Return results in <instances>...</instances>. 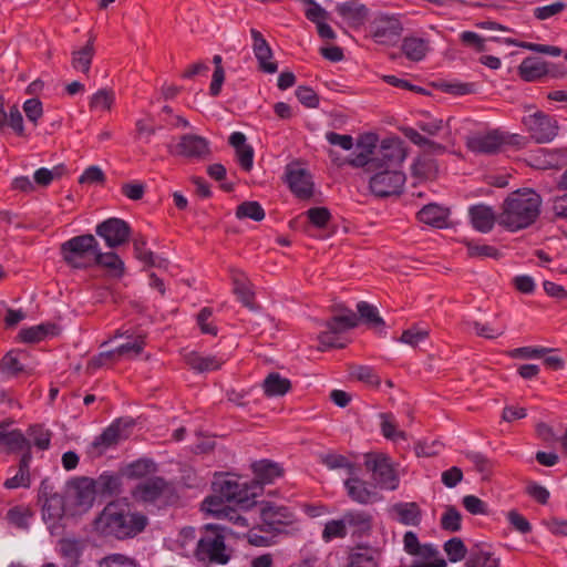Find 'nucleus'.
Returning <instances> with one entry per match:
<instances>
[{"instance_id": "obj_53", "label": "nucleus", "mask_w": 567, "mask_h": 567, "mask_svg": "<svg viewBox=\"0 0 567 567\" xmlns=\"http://www.w3.org/2000/svg\"><path fill=\"white\" fill-rule=\"evenodd\" d=\"M465 246L467 248V255L472 258L499 259L502 256L501 251L491 245H480L473 241H465Z\"/></svg>"}, {"instance_id": "obj_8", "label": "nucleus", "mask_w": 567, "mask_h": 567, "mask_svg": "<svg viewBox=\"0 0 567 567\" xmlns=\"http://www.w3.org/2000/svg\"><path fill=\"white\" fill-rule=\"evenodd\" d=\"M520 138L517 134H507L501 130H491L485 133H477L467 138V147L477 154H496L504 145H515Z\"/></svg>"}, {"instance_id": "obj_19", "label": "nucleus", "mask_w": 567, "mask_h": 567, "mask_svg": "<svg viewBox=\"0 0 567 567\" xmlns=\"http://www.w3.org/2000/svg\"><path fill=\"white\" fill-rule=\"evenodd\" d=\"M348 496L359 504H371L381 499L375 485L368 483L359 476L352 475L344 481Z\"/></svg>"}, {"instance_id": "obj_5", "label": "nucleus", "mask_w": 567, "mask_h": 567, "mask_svg": "<svg viewBox=\"0 0 567 567\" xmlns=\"http://www.w3.org/2000/svg\"><path fill=\"white\" fill-rule=\"evenodd\" d=\"M100 248L99 241L91 234L70 238L60 246L64 262L74 269H86L94 266V258Z\"/></svg>"}, {"instance_id": "obj_54", "label": "nucleus", "mask_w": 567, "mask_h": 567, "mask_svg": "<svg viewBox=\"0 0 567 567\" xmlns=\"http://www.w3.org/2000/svg\"><path fill=\"white\" fill-rule=\"evenodd\" d=\"M462 516L456 507L449 505L441 517V527L447 532H458L461 529Z\"/></svg>"}, {"instance_id": "obj_1", "label": "nucleus", "mask_w": 567, "mask_h": 567, "mask_svg": "<svg viewBox=\"0 0 567 567\" xmlns=\"http://www.w3.org/2000/svg\"><path fill=\"white\" fill-rule=\"evenodd\" d=\"M148 524L147 517L132 512L124 502H110L94 519V530L105 537L123 540L142 533Z\"/></svg>"}, {"instance_id": "obj_40", "label": "nucleus", "mask_w": 567, "mask_h": 567, "mask_svg": "<svg viewBox=\"0 0 567 567\" xmlns=\"http://www.w3.org/2000/svg\"><path fill=\"white\" fill-rule=\"evenodd\" d=\"M94 52V39L90 38L83 48L72 52L71 64L73 69L85 74L89 73Z\"/></svg>"}, {"instance_id": "obj_30", "label": "nucleus", "mask_w": 567, "mask_h": 567, "mask_svg": "<svg viewBox=\"0 0 567 567\" xmlns=\"http://www.w3.org/2000/svg\"><path fill=\"white\" fill-rule=\"evenodd\" d=\"M186 364L199 372H210L220 369L224 361L216 355H203L198 352L192 351L184 357Z\"/></svg>"}, {"instance_id": "obj_27", "label": "nucleus", "mask_w": 567, "mask_h": 567, "mask_svg": "<svg viewBox=\"0 0 567 567\" xmlns=\"http://www.w3.org/2000/svg\"><path fill=\"white\" fill-rule=\"evenodd\" d=\"M252 472L258 484H271L276 478L284 475V468L270 460H260L251 465Z\"/></svg>"}, {"instance_id": "obj_10", "label": "nucleus", "mask_w": 567, "mask_h": 567, "mask_svg": "<svg viewBox=\"0 0 567 567\" xmlns=\"http://www.w3.org/2000/svg\"><path fill=\"white\" fill-rule=\"evenodd\" d=\"M406 176L401 171H374L369 178L370 192L379 198L400 195Z\"/></svg>"}, {"instance_id": "obj_57", "label": "nucleus", "mask_w": 567, "mask_h": 567, "mask_svg": "<svg viewBox=\"0 0 567 567\" xmlns=\"http://www.w3.org/2000/svg\"><path fill=\"white\" fill-rule=\"evenodd\" d=\"M506 42L518 48L527 49L537 53L548 54L551 56H559L563 53V50L559 47L555 45L538 44L532 42H518L512 39H507Z\"/></svg>"}, {"instance_id": "obj_61", "label": "nucleus", "mask_w": 567, "mask_h": 567, "mask_svg": "<svg viewBox=\"0 0 567 567\" xmlns=\"http://www.w3.org/2000/svg\"><path fill=\"white\" fill-rule=\"evenodd\" d=\"M97 567H138L134 559L122 554H112L99 561Z\"/></svg>"}, {"instance_id": "obj_38", "label": "nucleus", "mask_w": 567, "mask_h": 567, "mask_svg": "<svg viewBox=\"0 0 567 567\" xmlns=\"http://www.w3.org/2000/svg\"><path fill=\"white\" fill-rule=\"evenodd\" d=\"M97 495L113 496L120 492L121 476L116 473L104 472L97 478H93Z\"/></svg>"}, {"instance_id": "obj_42", "label": "nucleus", "mask_w": 567, "mask_h": 567, "mask_svg": "<svg viewBox=\"0 0 567 567\" xmlns=\"http://www.w3.org/2000/svg\"><path fill=\"white\" fill-rule=\"evenodd\" d=\"M343 517L346 524L353 528V533L368 534L372 527V516L364 511H349Z\"/></svg>"}, {"instance_id": "obj_59", "label": "nucleus", "mask_w": 567, "mask_h": 567, "mask_svg": "<svg viewBox=\"0 0 567 567\" xmlns=\"http://www.w3.org/2000/svg\"><path fill=\"white\" fill-rule=\"evenodd\" d=\"M235 293L239 301L248 309L256 310L258 307L255 303V293L250 290V288L239 280H235Z\"/></svg>"}, {"instance_id": "obj_45", "label": "nucleus", "mask_w": 567, "mask_h": 567, "mask_svg": "<svg viewBox=\"0 0 567 567\" xmlns=\"http://www.w3.org/2000/svg\"><path fill=\"white\" fill-rule=\"evenodd\" d=\"M499 561L489 551L473 549L465 563L466 567H498Z\"/></svg>"}, {"instance_id": "obj_63", "label": "nucleus", "mask_w": 567, "mask_h": 567, "mask_svg": "<svg viewBox=\"0 0 567 567\" xmlns=\"http://www.w3.org/2000/svg\"><path fill=\"white\" fill-rule=\"evenodd\" d=\"M114 102V94L109 90H100L97 91L91 99L90 105L92 109L97 110H110Z\"/></svg>"}, {"instance_id": "obj_55", "label": "nucleus", "mask_w": 567, "mask_h": 567, "mask_svg": "<svg viewBox=\"0 0 567 567\" xmlns=\"http://www.w3.org/2000/svg\"><path fill=\"white\" fill-rule=\"evenodd\" d=\"M360 318L368 324L379 327L384 326L383 319L379 316L378 309L367 301H360L357 305Z\"/></svg>"}, {"instance_id": "obj_6", "label": "nucleus", "mask_w": 567, "mask_h": 567, "mask_svg": "<svg viewBox=\"0 0 567 567\" xmlns=\"http://www.w3.org/2000/svg\"><path fill=\"white\" fill-rule=\"evenodd\" d=\"M363 464L367 471L371 473L375 487L386 491H394L399 487V475L386 454L380 452L365 453Z\"/></svg>"}, {"instance_id": "obj_16", "label": "nucleus", "mask_w": 567, "mask_h": 567, "mask_svg": "<svg viewBox=\"0 0 567 567\" xmlns=\"http://www.w3.org/2000/svg\"><path fill=\"white\" fill-rule=\"evenodd\" d=\"M168 152L187 158H204L209 155L208 141L196 134H184L175 146H168Z\"/></svg>"}, {"instance_id": "obj_12", "label": "nucleus", "mask_w": 567, "mask_h": 567, "mask_svg": "<svg viewBox=\"0 0 567 567\" xmlns=\"http://www.w3.org/2000/svg\"><path fill=\"white\" fill-rule=\"evenodd\" d=\"M358 322L359 318L350 309H347L343 315L332 317L324 323L326 330L318 337L320 344L323 348H343L344 344L339 342V334L349 329L355 328Z\"/></svg>"}, {"instance_id": "obj_36", "label": "nucleus", "mask_w": 567, "mask_h": 567, "mask_svg": "<svg viewBox=\"0 0 567 567\" xmlns=\"http://www.w3.org/2000/svg\"><path fill=\"white\" fill-rule=\"evenodd\" d=\"M403 54L411 61H422L430 50L429 41L417 37H406L401 45Z\"/></svg>"}, {"instance_id": "obj_48", "label": "nucleus", "mask_w": 567, "mask_h": 567, "mask_svg": "<svg viewBox=\"0 0 567 567\" xmlns=\"http://www.w3.org/2000/svg\"><path fill=\"white\" fill-rule=\"evenodd\" d=\"M33 516V512L29 507L14 506L7 513V518L10 524L20 529H29V520Z\"/></svg>"}, {"instance_id": "obj_34", "label": "nucleus", "mask_w": 567, "mask_h": 567, "mask_svg": "<svg viewBox=\"0 0 567 567\" xmlns=\"http://www.w3.org/2000/svg\"><path fill=\"white\" fill-rule=\"evenodd\" d=\"M32 460V453H27L25 455H21L19 462V470L17 474L10 478H7L3 483V486L7 489H14L19 487L29 488L31 485V476H30V463Z\"/></svg>"}, {"instance_id": "obj_51", "label": "nucleus", "mask_w": 567, "mask_h": 567, "mask_svg": "<svg viewBox=\"0 0 567 567\" xmlns=\"http://www.w3.org/2000/svg\"><path fill=\"white\" fill-rule=\"evenodd\" d=\"M156 472V464L150 458H140L126 466V475L131 478H142Z\"/></svg>"}, {"instance_id": "obj_56", "label": "nucleus", "mask_w": 567, "mask_h": 567, "mask_svg": "<svg viewBox=\"0 0 567 567\" xmlns=\"http://www.w3.org/2000/svg\"><path fill=\"white\" fill-rule=\"evenodd\" d=\"M347 534L344 517L342 519H332L324 525L322 539L328 543L334 538H344Z\"/></svg>"}, {"instance_id": "obj_31", "label": "nucleus", "mask_w": 567, "mask_h": 567, "mask_svg": "<svg viewBox=\"0 0 567 567\" xmlns=\"http://www.w3.org/2000/svg\"><path fill=\"white\" fill-rule=\"evenodd\" d=\"M114 337H126L127 339H130L127 342L118 346L113 350H110V353L114 354V357H137L138 354H141L145 347V341L142 336L133 337L132 334H128V331L123 332L121 330H117Z\"/></svg>"}, {"instance_id": "obj_7", "label": "nucleus", "mask_w": 567, "mask_h": 567, "mask_svg": "<svg viewBox=\"0 0 567 567\" xmlns=\"http://www.w3.org/2000/svg\"><path fill=\"white\" fill-rule=\"evenodd\" d=\"M375 171H399L398 167L406 157V150L401 138H383L379 146L373 148Z\"/></svg>"}, {"instance_id": "obj_35", "label": "nucleus", "mask_w": 567, "mask_h": 567, "mask_svg": "<svg viewBox=\"0 0 567 567\" xmlns=\"http://www.w3.org/2000/svg\"><path fill=\"white\" fill-rule=\"evenodd\" d=\"M146 244L147 240L143 235H137L133 238V248L136 259L148 267H166L168 264L167 260L155 256L153 251L146 249Z\"/></svg>"}, {"instance_id": "obj_60", "label": "nucleus", "mask_w": 567, "mask_h": 567, "mask_svg": "<svg viewBox=\"0 0 567 567\" xmlns=\"http://www.w3.org/2000/svg\"><path fill=\"white\" fill-rule=\"evenodd\" d=\"M427 336L429 331L426 329L413 326L412 328L406 329L402 332L400 341L409 346L415 347L420 342L424 341L427 338Z\"/></svg>"}, {"instance_id": "obj_11", "label": "nucleus", "mask_w": 567, "mask_h": 567, "mask_svg": "<svg viewBox=\"0 0 567 567\" xmlns=\"http://www.w3.org/2000/svg\"><path fill=\"white\" fill-rule=\"evenodd\" d=\"M261 518L260 530L271 533L281 532L285 527L296 522V515L290 507L278 505L272 502H262L259 508Z\"/></svg>"}, {"instance_id": "obj_17", "label": "nucleus", "mask_w": 567, "mask_h": 567, "mask_svg": "<svg viewBox=\"0 0 567 567\" xmlns=\"http://www.w3.org/2000/svg\"><path fill=\"white\" fill-rule=\"evenodd\" d=\"M93 478L81 476L68 483V496L81 511H87L93 506L96 496Z\"/></svg>"}, {"instance_id": "obj_3", "label": "nucleus", "mask_w": 567, "mask_h": 567, "mask_svg": "<svg viewBox=\"0 0 567 567\" xmlns=\"http://www.w3.org/2000/svg\"><path fill=\"white\" fill-rule=\"evenodd\" d=\"M257 485H248L234 477H221L213 483L214 495L204 501L207 507H225L234 504L240 509H249L257 504Z\"/></svg>"}, {"instance_id": "obj_39", "label": "nucleus", "mask_w": 567, "mask_h": 567, "mask_svg": "<svg viewBox=\"0 0 567 567\" xmlns=\"http://www.w3.org/2000/svg\"><path fill=\"white\" fill-rule=\"evenodd\" d=\"M262 389L267 396H282L290 391L291 382L278 372H271L264 380Z\"/></svg>"}, {"instance_id": "obj_50", "label": "nucleus", "mask_w": 567, "mask_h": 567, "mask_svg": "<svg viewBox=\"0 0 567 567\" xmlns=\"http://www.w3.org/2000/svg\"><path fill=\"white\" fill-rule=\"evenodd\" d=\"M207 512L216 515L217 517H225L229 522L234 523L237 526L240 527H248L249 526V519L241 513H239L238 509L233 508L231 506H225V507H207Z\"/></svg>"}, {"instance_id": "obj_4", "label": "nucleus", "mask_w": 567, "mask_h": 567, "mask_svg": "<svg viewBox=\"0 0 567 567\" xmlns=\"http://www.w3.org/2000/svg\"><path fill=\"white\" fill-rule=\"evenodd\" d=\"M227 530L219 524H206L194 551L195 558L204 564L226 565L233 555V549L226 545Z\"/></svg>"}, {"instance_id": "obj_44", "label": "nucleus", "mask_w": 567, "mask_h": 567, "mask_svg": "<svg viewBox=\"0 0 567 567\" xmlns=\"http://www.w3.org/2000/svg\"><path fill=\"white\" fill-rule=\"evenodd\" d=\"M403 543L404 550L410 555L429 557L435 553L432 545H420L416 534L411 530L404 534Z\"/></svg>"}, {"instance_id": "obj_41", "label": "nucleus", "mask_w": 567, "mask_h": 567, "mask_svg": "<svg viewBox=\"0 0 567 567\" xmlns=\"http://www.w3.org/2000/svg\"><path fill=\"white\" fill-rule=\"evenodd\" d=\"M59 547L64 567H78L83 549L81 543L76 539H61Z\"/></svg>"}, {"instance_id": "obj_62", "label": "nucleus", "mask_w": 567, "mask_h": 567, "mask_svg": "<svg viewBox=\"0 0 567 567\" xmlns=\"http://www.w3.org/2000/svg\"><path fill=\"white\" fill-rule=\"evenodd\" d=\"M567 8L563 1H556L554 3L537 7L534 9V17L538 20H546L554 16L561 13Z\"/></svg>"}, {"instance_id": "obj_20", "label": "nucleus", "mask_w": 567, "mask_h": 567, "mask_svg": "<svg viewBox=\"0 0 567 567\" xmlns=\"http://www.w3.org/2000/svg\"><path fill=\"white\" fill-rule=\"evenodd\" d=\"M252 39V51L258 61L259 70L264 73L274 74L278 71L277 62L272 61V50L257 29H250Z\"/></svg>"}, {"instance_id": "obj_46", "label": "nucleus", "mask_w": 567, "mask_h": 567, "mask_svg": "<svg viewBox=\"0 0 567 567\" xmlns=\"http://www.w3.org/2000/svg\"><path fill=\"white\" fill-rule=\"evenodd\" d=\"M54 326L52 324H38L29 328L21 329L18 338L21 342L24 343H35L39 341H42L50 332L51 329H53Z\"/></svg>"}, {"instance_id": "obj_18", "label": "nucleus", "mask_w": 567, "mask_h": 567, "mask_svg": "<svg viewBox=\"0 0 567 567\" xmlns=\"http://www.w3.org/2000/svg\"><path fill=\"white\" fill-rule=\"evenodd\" d=\"M287 183L292 194L299 199H309L313 195V182L310 173L297 165L286 167Z\"/></svg>"}, {"instance_id": "obj_37", "label": "nucleus", "mask_w": 567, "mask_h": 567, "mask_svg": "<svg viewBox=\"0 0 567 567\" xmlns=\"http://www.w3.org/2000/svg\"><path fill=\"white\" fill-rule=\"evenodd\" d=\"M94 265L107 269L109 272L116 278H121L125 271L124 261L117 254L113 251L102 252L101 248H99L96 257L94 258Z\"/></svg>"}, {"instance_id": "obj_58", "label": "nucleus", "mask_w": 567, "mask_h": 567, "mask_svg": "<svg viewBox=\"0 0 567 567\" xmlns=\"http://www.w3.org/2000/svg\"><path fill=\"white\" fill-rule=\"evenodd\" d=\"M444 550L452 563L460 561L465 558L467 549L461 538L454 537L444 544Z\"/></svg>"}, {"instance_id": "obj_25", "label": "nucleus", "mask_w": 567, "mask_h": 567, "mask_svg": "<svg viewBox=\"0 0 567 567\" xmlns=\"http://www.w3.org/2000/svg\"><path fill=\"white\" fill-rule=\"evenodd\" d=\"M229 144L235 148L237 161L240 167L249 172L254 164V148L246 143V136L241 132L230 134Z\"/></svg>"}, {"instance_id": "obj_33", "label": "nucleus", "mask_w": 567, "mask_h": 567, "mask_svg": "<svg viewBox=\"0 0 567 567\" xmlns=\"http://www.w3.org/2000/svg\"><path fill=\"white\" fill-rule=\"evenodd\" d=\"M346 567H379L377 551L367 546L352 548Z\"/></svg>"}, {"instance_id": "obj_2", "label": "nucleus", "mask_w": 567, "mask_h": 567, "mask_svg": "<svg viewBox=\"0 0 567 567\" xmlns=\"http://www.w3.org/2000/svg\"><path fill=\"white\" fill-rule=\"evenodd\" d=\"M540 204V196L536 192L516 190L505 199L498 224L511 231L526 228L538 217Z\"/></svg>"}, {"instance_id": "obj_21", "label": "nucleus", "mask_w": 567, "mask_h": 567, "mask_svg": "<svg viewBox=\"0 0 567 567\" xmlns=\"http://www.w3.org/2000/svg\"><path fill=\"white\" fill-rule=\"evenodd\" d=\"M12 421L0 423V445L6 447L8 453H22L25 455L31 452V443L20 430L8 431Z\"/></svg>"}, {"instance_id": "obj_43", "label": "nucleus", "mask_w": 567, "mask_h": 567, "mask_svg": "<svg viewBox=\"0 0 567 567\" xmlns=\"http://www.w3.org/2000/svg\"><path fill=\"white\" fill-rule=\"evenodd\" d=\"M401 132L410 142L417 145L419 147L425 148L426 151L437 154L445 152V146L432 140H429L427 137L420 134L413 127H403Z\"/></svg>"}, {"instance_id": "obj_28", "label": "nucleus", "mask_w": 567, "mask_h": 567, "mask_svg": "<svg viewBox=\"0 0 567 567\" xmlns=\"http://www.w3.org/2000/svg\"><path fill=\"white\" fill-rule=\"evenodd\" d=\"M396 519L406 526H419L422 520V511L415 502H401L391 507Z\"/></svg>"}, {"instance_id": "obj_14", "label": "nucleus", "mask_w": 567, "mask_h": 567, "mask_svg": "<svg viewBox=\"0 0 567 567\" xmlns=\"http://www.w3.org/2000/svg\"><path fill=\"white\" fill-rule=\"evenodd\" d=\"M523 124L525 125L529 136L536 143H549L558 134L557 121L540 111L523 117Z\"/></svg>"}, {"instance_id": "obj_15", "label": "nucleus", "mask_w": 567, "mask_h": 567, "mask_svg": "<svg viewBox=\"0 0 567 567\" xmlns=\"http://www.w3.org/2000/svg\"><path fill=\"white\" fill-rule=\"evenodd\" d=\"M95 233L105 240L107 247L116 248L128 240L131 227L125 220L113 217L97 224Z\"/></svg>"}, {"instance_id": "obj_13", "label": "nucleus", "mask_w": 567, "mask_h": 567, "mask_svg": "<svg viewBox=\"0 0 567 567\" xmlns=\"http://www.w3.org/2000/svg\"><path fill=\"white\" fill-rule=\"evenodd\" d=\"M403 25L396 16L378 14L369 25V33L372 39L384 45H391L399 41Z\"/></svg>"}, {"instance_id": "obj_23", "label": "nucleus", "mask_w": 567, "mask_h": 567, "mask_svg": "<svg viewBox=\"0 0 567 567\" xmlns=\"http://www.w3.org/2000/svg\"><path fill=\"white\" fill-rule=\"evenodd\" d=\"M126 439L123 433V426L120 421L113 422L92 442V449L96 450L99 454H103L110 447H114L122 440Z\"/></svg>"}, {"instance_id": "obj_22", "label": "nucleus", "mask_w": 567, "mask_h": 567, "mask_svg": "<svg viewBox=\"0 0 567 567\" xmlns=\"http://www.w3.org/2000/svg\"><path fill=\"white\" fill-rule=\"evenodd\" d=\"M468 215L474 229L483 234L489 233L496 221L493 208L484 204L471 206L468 208Z\"/></svg>"}, {"instance_id": "obj_26", "label": "nucleus", "mask_w": 567, "mask_h": 567, "mask_svg": "<svg viewBox=\"0 0 567 567\" xmlns=\"http://www.w3.org/2000/svg\"><path fill=\"white\" fill-rule=\"evenodd\" d=\"M450 210L437 204L425 205L419 213L417 218L421 223L435 228L447 227Z\"/></svg>"}, {"instance_id": "obj_32", "label": "nucleus", "mask_w": 567, "mask_h": 567, "mask_svg": "<svg viewBox=\"0 0 567 567\" xmlns=\"http://www.w3.org/2000/svg\"><path fill=\"white\" fill-rule=\"evenodd\" d=\"M367 143H360L359 145L363 147V151L359 154L354 155L351 158L347 159V163L355 168H363L365 173L372 174L375 171L374 159H373V148H375V138L368 136Z\"/></svg>"}, {"instance_id": "obj_47", "label": "nucleus", "mask_w": 567, "mask_h": 567, "mask_svg": "<svg viewBox=\"0 0 567 567\" xmlns=\"http://www.w3.org/2000/svg\"><path fill=\"white\" fill-rule=\"evenodd\" d=\"M236 217L238 219L249 218L260 221L265 218V210L258 202L248 200L237 206Z\"/></svg>"}, {"instance_id": "obj_49", "label": "nucleus", "mask_w": 567, "mask_h": 567, "mask_svg": "<svg viewBox=\"0 0 567 567\" xmlns=\"http://www.w3.org/2000/svg\"><path fill=\"white\" fill-rule=\"evenodd\" d=\"M379 417L381 420L380 429L382 432V435L388 440H398L402 439L404 440L405 433L403 431H398V423L395 421V417L392 413H380Z\"/></svg>"}, {"instance_id": "obj_64", "label": "nucleus", "mask_w": 567, "mask_h": 567, "mask_svg": "<svg viewBox=\"0 0 567 567\" xmlns=\"http://www.w3.org/2000/svg\"><path fill=\"white\" fill-rule=\"evenodd\" d=\"M306 214L310 223L318 228L326 227L331 218V214L326 207H313L308 209Z\"/></svg>"}, {"instance_id": "obj_24", "label": "nucleus", "mask_w": 567, "mask_h": 567, "mask_svg": "<svg viewBox=\"0 0 567 567\" xmlns=\"http://www.w3.org/2000/svg\"><path fill=\"white\" fill-rule=\"evenodd\" d=\"M64 497L60 494H50L47 501L43 502L42 514L43 519H52L53 523L49 525L52 535L58 534L61 525L56 520L61 519L64 515Z\"/></svg>"}, {"instance_id": "obj_52", "label": "nucleus", "mask_w": 567, "mask_h": 567, "mask_svg": "<svg viewBox=\"0 0 567 567\" xmlns=\"http://www.w3.org/2000/svg\"><path fill=\"white\" fill-rule=\"evenodd\" d=\"M0 370L8 377H17L23 372L24 367L20 362L19 352L14 350L7 352L1 359Z\"/></svg>"}, {"instance_id": "obj_9", "label": "nucleus", "mask_w": 567, "mask_h": 567, "mask_svg": "<svg viewBox=\"0 0 567 567\" xmlns=\"http://www.w3.org/2000/svg\"><path fill=\"white\" fill-rule=\"evenodd\" d=\"M174 487L165 478L153 476L138 483L132 491L136 502L143 504L167 503L174 496Z\"/></svg>"}, {"instance_id": "obj_29", "label": "nucleus", "mask_w": 567, "mask_h": 567, "mask_svg": "<svg viewBox=\"0 0 567 567\" xmlns=\"http://www.w3.org/2000/svg\"><path fill=\"white\" fill-rule=\"evenodd\" d=\"M549 72L548 63L538 58H525L518 66L519 76L527 82L537 81Z\"/></svg>"}]
</instances>
